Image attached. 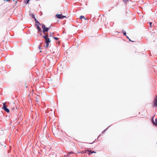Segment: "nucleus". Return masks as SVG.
<instances>
[{"instance_id": "nucleus-23", "label": "nucleus", "mask_w": 157, "mask_h": 157, "mask_svg": "<svg viewBox=\"0 0 157 157\" xmlns=\"http://www.w3.org/2000/svg\"><path fill=\"white\" fill-rule=\"evenodd\" d=\"M39 48L40 49V47H39Z\"/></svg>"}, {"instance_id": "nucleus-8", "label": "nucleus", "mask_w": 157, "mask_h": 157, "mask_svg": "<svg viewBox=\"0 0 157 157\" xmlns=\"http://www.w3.org/2000/svg\"><path fill=\"white\" fill-rule=\"evenodd\" d=\"M35 23H37L38 24L37 25H41V24H40L39 22V21H37L36 20V19H35Z\"/></svg>"}, {"instance_id": "nucleus-15", "label": "nucleus", "mask_w": 157, "mask_h": 157, "mask_svg": "<svg viewBox=\"0 0 157 157\" xmlns=\"http://www.w3.org/2000/svg\"><path fill=\"white\" fill-rule=\"evenodd\" d=\"M54 33H50V36L52 37V36L53 35V34Z\"/></svg>"}, {"instance_id": "nucleus-21", "label": "nucleus", "mask_w": 157, "mask_h": 157, "mask_svg": "<svg viewBox=\"0 0 157 157\" xmlns=\"http://www.w3.org/2000/svg\"><path fill=\"white\" fill-rule=\"evenodd\" d=\"M14 108V106H13V108H12V109H13Z\"/></svg>"}, {"instance_id": "nucleus-17", "label": "nucleus", "mask_w": 157, "mask_h": 157, "mask_svg": "<svg viewBox=\"0 0 157 157\" xmlns=\"http://www.w3.org/2000/svg\"><path fill=\"white\" fill-rule=\"evenodd\" d=\"M29 0H27V4H28V3H29Z\"/></svg>"}, {"instance_id": "nucleus-11", "label": "nucleus", "mask_w": 157, "mask_h": 157, "mask_svg": "<svg viewBox=\"0 0 157 157\" xmlns=\"http://www.w3.org/2000/svg\"><path fill=\"white\" fill-rule=\"evenodd\" d=\"M74 153L73 152H70L67 155V156H69V155H70V154H72Z\"/></svg>"}, {"instance_id": "nucleus-13", "label": "nucleus", "mask_w": 157, "mask_h": 157, "mask_svg": "<svg viewBox=\"0 0 157 157\" xmlns=\"http://www.w3.org/2000/svg\"><path fill=\"white\" fill-rule=\"evenodd\" d=\"M80 19H83V18H84V17L83 16H81L80 17Z\"/></svg>"}, {"instance_id": "nucleus-20", "label": "nucleus", "mask_w": 157, "mask_h": 157, "mask_svg": "<svg viewBox=\"0 0 157 157\" xmlns=\"http://www.w3.org/2000/svg\"><path fill=\"white\" fill-rule=\"evenodd\" d=\"M25 87H27V86H26V83H25Z\"/></svg>"}, {"instance_id": "nucleus-9", "label": "nucleus", "mask_w": 157, "mask_h": 157, "mask_svg": "<svg viewBox=\"0 0 157 157\" xmlns=\"http://www.w3.org/2000/svg\"><path fill=\"white\" fill-rule=\"evenodd\" d=\"M122 33H123V34L124 35V36L126 35V32L125 31H122Z\"/></svg>"}, {"instance_id": "nucleus-14", "label": "nucleus", "mask_w": 157, "mask_h": 157, "mask_svg": "<svg viewBox=\"0 0 157 157\" xmlns=\"http://www.w3.org/2000/svg\"><path fill=\"white\" fill-rule=\"evenodd\" d=\"M127 38L129 40V41H131V42H134V41H132V40L130 39L129 38V37H128V36H127Z\"/></svg>"}, {"instance_id": "nucleus-16", "label": "nucleus", "mask_w": 157, "mask_h": 157, "mask_svg": "<svg viewBox=\"0 0 157 157\" xmlns=\"http://www.w3.org/2000/svg\"><path fill=\"white\" fill-rule=\"evenodd\" d=\"M123 0L124 2H126L128 1V0Z\"/></svg>"}, {"instance_id": "nucleus-22", "label": "nucleus", "mask_w": 157, "mask_h": 157, "mask_svg": "<svg viewBox=\"0 0 157 157\" xmlns=\"http://www.w3.org/2000/svg\"><path fill=\"white\" fill-rule=\"evenodd\" d=\"M94 142V141H93V142H92V143H90V144H92V143H93V142Z\"/></svg>"}, {"instance_id": "nucleus-19", "label": "nucleus", "mask_w": 157, "mask_h": 157, "mask_svg": "<svg viewBox=\"0 0 157 157\" xmlns=\"http://www.w3.org/2000/svg\"><path fill=\"white\" fill-rule=\"evenodd\" d=\"M12 105H15L14 103H12Z\"/></svg>"}, {"instance_id": "nucleus-4", "label": "nucleus", "mask_w": 157, "mask_h": 157, "mask_svg": "<svg viewBox=\"0 0 157 157\" xmlns=\"http://www.w3.org/2000/svg\"><path fill=\"white\" fill-rule=\"evenodd\" d=\"M56 16L58 18L62 19L64 18H66V17L65 16L62 15V14H57L56 15Z\"/></svg>"}, {"instance_id": "nucleus-10", "label": "nucleus", "mask_w": 157, "mask_h": 157, "mask_svg": "<svg viewBox=\"0 0 157 157\" xmlns=\"http://www.w3.org/2000/svg\"><path fill=\"white\" fill-rule=\"evenodd\" d=\"M32 17L34 18V19L35 20V19H36L35 17V15H34V14H32Z\"/></svg>"}, {"instance_id": "nucleus-2", "label": "nucleus", "mask_w": 157, "mask_h": 157, "mask_svg": "<svg viewBox=\"0 0 157 157\" xmlns=\"http://www.w3.org/2000/svg\"><path fill=\"white\" fill-rule=\"evenodd\" d=\"M2 109L7 113H9L10 112L9 109L6 107V103H3V107H2Z\"/></svg>"}, {"instance_id": "nucleus-1", "label": "nucleus", "mask_w": 157, "mask_h": 157, "mask_svg": "<svg viewBox=\"0 0 157 157\" xmlns=\"http://www.w3.org/2000/svg\"><path fill=\"white\" fill-rule=\"evenodd\" d=\"M42 27L43 29V32L44 34L45 35L43 36V37L45 40V43L46 44L45 46H44V47L48 48L49 46V43L51 41L50 40V39L48 38V33L46 34L45 32H48L49 30V28L46 27L45 25H42Z\"/></svg>"}, {"instance_id": "nucleus-5", "label": "nucleus", "mask_w": 157, "mask_h": 157, "mask_svg": "<svg viewBox=\"0 0 157 157\" xmlns=\"http://www.w3.org/2000/svg\"><path fill=\"white\" fill-rule=\"evenodd\" d=\"M152 122L154 125H157V120L156 118L155 119L154 121L153 117L152 120Z\"/></svg>"}, {"instance_id": "nucleus-6", "label": "nucleus", "mask_w": 157, "mask_h": 157, "mask_svg": "<svg viewBox=\"0 0 157 157\" xmlns=\"http://www.w3.org/2000/svg\"><path fill=\"white\" fill-rule=\"evenodd\" d=\"M89 151V153H88V154L90 155V154H92V153H95L96 152L94 151H89V150H87V151H86V152H85V153H86V151Z\"/></svg>"}, {"instance_id": "nucleus-3", "label": "nucleus", "mask_w": 157, "mask_h": 157, "mask_svg": "<svg viewBox=\"0 0 157 157\" xmlns=\"http://www.w3.org/2000/svg\"><path fill=\"white\" fill-rule=\"evenodd\" d=\"M153 106L154 107H157V95H156L154 101Z\"/></svg>"}, {"instance_id": "nucleus-18", "label": "nucleus", "mask_w": 157, "mask_h": 157, "mask_svg": "<svg viewBox=\"0 0 157 157\" xmlns=\"http://www.w3.org/2000/svg\"><path fill=\"white\" fill-rule=\"evenodd\" d=\"M149 24H150V26H151V25L152 23H151V22H150Z\"/></svg>"}, {"instance_id": "nucleus-12", "label": "nucleus", "mask_w": 157, "mask_h": 157, "mask_svg": "<svg viewBox=\"0 0 157 157\" xmlns=\"http://www.w3.org/2000/svg\"><path fill=\"white\" fill-rule=\"evenodd\" d=\"M54 39H55L56 40H58L59 38L58 37H53Z\"/></svg>"}, {"instance_id": "nucleus-7", "label": "nucleus", "mask_w": 157, "mask_h": 157, "mask_svg": "<svg viewBox=\"0 0 157 157\" xmlns=\"http://www.w3.org/2000/svg\"><path fill=\"white\" fill-rule=\"evenodd\" d=\"M36 27L37 28V29L38 30V31H41V29L40 28L39 25H37L36 24Z\"/></svg>"}]
</instances>
